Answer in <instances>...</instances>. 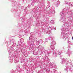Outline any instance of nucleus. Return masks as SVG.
I'll list each match as a JSON object with an SVG mask.
<instances>
[{"label": "nucleus", "instance_id": "f257e3e1", "mask_svg": "<svg viewBox=\"0 0 73 73\" xmlns=\"http://www.w3.org/2000/svg\"><path fill=\"white\" fill-rule=\"evenodd\" d=\"M72 40H73V37H72Z\"/></svg>", "mask_w": 73, "mask_h": 73}]
</instances>
